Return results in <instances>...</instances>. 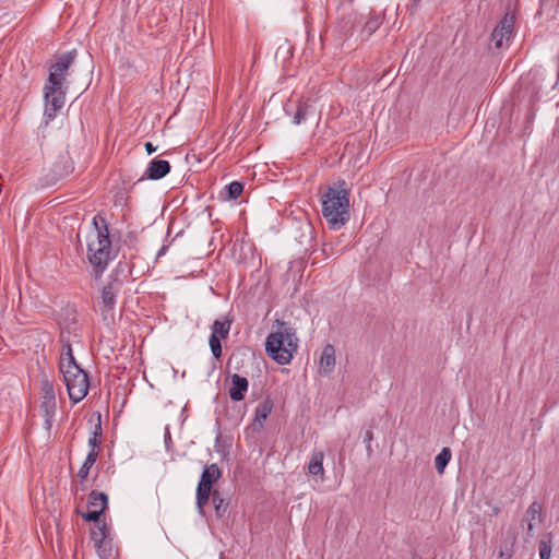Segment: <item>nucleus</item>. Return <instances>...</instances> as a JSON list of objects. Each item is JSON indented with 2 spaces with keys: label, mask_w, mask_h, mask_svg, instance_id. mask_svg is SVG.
Returning a JSON list of instances; mask_svg holds the SVG:
<instances>
[{
  "label": "nucleus",
  "mask_w": 559,
  "mask_h": 559,
  "mask_svg": "<svg viewBox=\"0 0 559 559\" xmlns=\"http://www.w3.org/2000/svg\"><path fill=\"white\" fill-rule=\"evenodd\" d=\"M145 150H146L147 154L151 155L154 152H156L157 147L155 145H153V143L146 142L145 143Z\"/></svg>",
  "instance_id": "72a5a7b5"
},
{
  "label": "nucleus",
  "mask_w": 559,
  "mask_h": 559,
  "mask_svg": "<svg viewBox=\"0 0 559 559\" xmlns=\"http://www.w3.org/2000/svg\"><path fill=\"white\" fill-rule=\"evenodd\" d=\"M92 225L93 229L87 237V259L92 264L95 278H99L115 254L111 250L109 226L106 218L97 214L93 217Z\"/></svg>",
  "instance_id": "f03ea898"
},
{
  "label": "nucleus",
  "mask_w": 559,
  "mask_h": 559,
  "mask_svg": "<svg viewBox=\"0 0 559 559\" xmlns=\"http://www.w3.org/2000/svg\"><path fill=\"white\" fill-rule=\"evenodd\" d=\"M212 501L214 504L215 515L219 519L224 518L227 513L229 502L222 497L218 490H213Z\"/></svg>",
  "instance_id": "5701e85b"
},
{
  "label": "nucleus",
  "mask_w": 559,
  "mask_h": 559,
  "mask_svg": "<svg viewBox=\"0 0 559 559\" xmlns=\"http://www.w3.org/2000/svg\"><path fill=\"white\" fill-rule=\"evenodd\" d=\"M98 452L88 451L86 459L78 472V477L83 481L87 478L90 469L98 459Z\"/></svg>",
  "instance_id": "b1692460"
},
{
  "label": "nucleus",
  "mask_w": 559,
  "mask_h": 559,
  "mask_svg": "<svg viewBox=\"0 0 559 559\" xmlns=\"http://www.w3.org/2000/svg\"><path fill=\"white\" fill-rule=\"evenodd\" d=\"M243 191V183L240 181H233L224 188V192L226 197H223L224 200H236L238 199Z\"/></svg>",
  "instance_id": "a878e982"
},
{
  "label": "nucleus",
  "mask_w": 559,
  "mask_h": 559,
  "mask_svg": "<svg viewBox=\"0 0 559 559\" xmlns=\"http://www.w3.org/2000/svg\"><path fill=\"white\" fill-rule=\"evenodd\" d=\"M275 328L265 341V352L270 358L280 365H287L292 361L298 348L296 330L284 321L276 320Z\"/></svg>",
  "instance_id": "20e7f679"
},
{
  "label": "nucleus",
  "mask_w": 559,
  "mask_h": 559,
  "mask_svg": "<svg viewBox=\"0 0 559 559\" xmlns=\"http://www.w3.org/2000/svg\"><path fill=\"white\" fill-rule=\"evenodd\" d=\"M382 24V17L380 14L371 11L364 22V25L360 29V36L364 39H368Z\"/></svg>",
  "instance_id": "4468645a"
},
{
  "label": "nucleus",
  "mask_w": 559,
  "mask_h": 559,
  "mask_svg": "<svg viewBox=\"0 0 559 559\" xmlns=\"http://www.w3.org/2000/svg\"><path fill=\"white\" fill-rule=\"evenodd\" d=\"M108 535V527L105 522L96 523L95 527L91 530V538L94 542V546L99 549L103 545L104 539Z\"/></svg>",
  "instance_id": "aec40b11"
},
{
  "label": "nucleus",
  "mask_w": 559,
  "mask_h": 559,
  "mask_svg": "<svg viewBox=\"0 0 559 559\" xmlns=\"http://www.w3.org/2000/svg\"><path fill=\"white\" fill-rule=\"evenodd\" d=\"M512 556H513L512 547H507L506 546V547L501 548L500 551H499V557L501 559H511Z\"/></svg>",
  "instance_id": "2f4dec72"
},
{
  "label": "nucleus",
  "mask_w": 559,
  "mask_h": 559,
  "mask_svg": "<svg viewBox=\"0 0 559 559\" xmlns=\"http://www.w3.org/2000/svg\"><path fill=\"white\" fill-rule=\"evenodd\" d=\"M323 451H314L311 454L309 464H308V473L312 476H320L321 480L324 479V469H323Z\"/></svg>",
  "instance_id": "f3484780"
},
{
  "label": "nucleus",
  "mask_w": 559,
  "mask_h": 559,
  "mask_svg": "<svg viewBox=\"0 0 559 559\" xmlns=\"http://www.w3.org/2000/svg\"><path fill=\"white\" fill-rule=\"evenodd\" d=\"M108 504V497L104 492L91 491L88 495V509H103L106 510Z\"/></svg>",
  "instance_id": "4be33fe9"
},
{
  "label": "nucleus",
  "mask_w": 559,
  "mask_h": 559,
  "mask_svg": "<svg viewBox=\"0 0 559 559\" xmlns=\"http://www.w3.org/2000/svg\"><path fill=\"white\" fill-rule=\"evenodd\" d=\"M76 50L60 55L55 63L49 68V76L44 86L45 98V118L46 122L53 120L58 111L64 105L66 93L62 91L66 80V73L74 62Z\"/></svg>",
  "instance_id": "f257e3e1"
},
{
  "label": "nucleus",
  "mask_w": 559,
  "mask_h": 559,
  "mask_svg": "<svg viewBox=\"0 0 559 559\" xmlns=\"http://www.w3.org/2000/svg\"><path fill=\"white\" fill-rule=\"evenodd\" d=\"M420 0H412L411 11L413 12L419 4Z\"/></svg>",
  "instance_id": "c9c22d12"
},
{
  "label": "nucleus",
  "mask_w": 559,
  "mask_h": 559,
  "mask_svg": "<svg viewBox=\"0 0 559 559\" xmlns=\"http://www.w3.org/2000/svg\"><path fill=\"white\" fill-rule=\"evenodd\" d=\"M170 439V433L167 432V437H166V440H169Z\"/></svg>",
  "instance_id": "58836bf2"
},
{
  "label": "nucleus",
  "mask_w": 559,
  "mask_h": 559,
  "mask_svg": "<svg viewBox=\"0 0 559 559\" xmlns=\"http://www.w3.org/2000/svg\"><path fill=\"white\" fill-rule=\"evenodd\" d=\"M514 24L515 16L511 13H506L496 25L491 33L490 40L497 49H502L509 46L513 36Z\"/></svg>",
  "instance_id": "6e6552de"
},
{
  "label": "nucleus",
  "mask_w": 559,
  "mask_h": 559,
  "mask_svg": "<svg viewBox=\"0 0 559 559\" xmlns=\"http://www.w3.org/2000/svg\"><path fill=\"white\" fill-rule=\"evenodd\" d=\"M123 287V281L118 273H111L108 282L100 290V314L104 321L114 319L117 295Z\"/></svg>",
  "instance_id": "423d86ee"
},
{
  "label": "nucleus",
  "mask_w": 559,
  "mask_h": 559,
  "mask_svg": "<svg viewBox=\"0 0 559 559\" xmlns=\"http://www.w3.org/2000/svg\"><path fill=\"white\" fill-rule=\"evenodd\" d=\"M253 360V357L246 353H234L228 359L227 368L233 369L235 373L242 372L247 374L245 370L246 362H252Z\"/></svg>",
  "instance_id": "2eb2a0df"
},
{
  "label": "nucleus",
  "mask_w": 559,
  "mask_h": 559,
  "mask_svg": "<svg viewBox=\"0 0 559 559\" xmlns=\"http://www.w3.org/2000/svg\"><path fill=\"white\" fill-rule=\"evenodd\" d=\"M68 390L69 399L73 403L81 402L88 392V376L81 367L60 370Z\"/></svg>",
  "instance_id": "39448f33"
},
{
  "label": "nucleus",
  "mask_w": 559,
  "mask_h": 559,
  "mask_svg": "<svg viewBox=\"0 0 559 559\" xmlns=\"http://www.w3.org/2000/svg\"><path fill=\"white\" fill-rule=\"evenodd\" d=\"M99 444H100V438H97L95 436H91L88 438L90 451L98 452L97 448L99 447Z\"/></svg>",
  "instance_id": "7c9ffc66"
},
{
  "label": "nucleus",
  "mask_w": 559,
  "mask_h": 559,
  "mask_svg": "<svg viewBox=\"0 0 559 559\" xmlns=\"http://www.w3.org/2000/svg\"><path fill=\"white\" fill-rule=\"evenodd\" d=\"M335 367V348L333 345L328 344L323 347L321 357H320V366L319 372L322 376H329Z\"/></svg>",
  "instance_id": "ddd939ff"
},
{
  "label": "nucleus",
  "mask_w": 559,
  "mask_h": 559,
  "mask_svg": "<svg viewBox=\"0 0 559 559\" xmlns=\"http://www.w3.org/2000/svg\"><path fill=\"white\" fill-rule=\"evenodd\" d=\"M309 108H310V105H308L307 103H299V105L297 106L296 112L294 115L293 122L295 124L302 123L308 116Z\"/></svg>",
  "instance_id": "bb28decb"
},
{
  "label": "nucleus",
  "mask_w": 559,
  "mask_h": 559,
  "mask_svg": "<svg viewBox=\"0 0 559 559\" xmlns=\"http://www.w3.org/2000/svg\"><path fill=\"white\" fill-rule=\"evenodd\" d=\"M273 409V402L271 399H265L263 402H261L254 412V419L253 423L250 425V428L254 432H260L264 427V421L269 417Z\"/></svg>",
  "instance_id": "9d476101"
},
{
  "label": "nucleus",
  "mask_w": 559,
  "mask_h": 559,
  "mask_svg": "<svg viewBox=\"0 0 559 559\" xmlns=\"http://www.w3.org/2000/svg\"><path fill=\"white\" fill-rule=\"evenodd\" d=\"M231 326V320L225 318L224 320H215L212 325V333L219 338H227Z\"/></svg>",
  "instance_id": "412c9836"
},
{
  "label": "nucleus",
  "mask_w": 559,
  "mask_h": 559,
  "mask_svg": "<svg viewBox=\"0 0 559 559\" xmlns=\"http://www.w3.org/2000/svg\"><path fill=\"white\" fill-rule=\"evenodd\" d=\"M209 344H210L211 352H212L213 356H214L216 359H219V358L222 357V344H221V338H219V337H216V336H214V335H210Z\"/></svg>",
  "instance_id": "c756f323"
},
{
  "label": "nucleus",
  "mask_w": 559,
  "mask_h": 559,
  "mask_svg": "<svg viewBox=\"0 0 559 559\" xmlns=\"http://www.w3.org/2000/svg\"><path fill=\"white\" fill-rule=\"evenodd\" d=\"M230 379L231 385L228 390L229 397L235 402H240L245 399L249 382L245 376H240L239 373H233Z\"/></svg>",
  "instance_id": "9b49d317"
},
{
  "label": "nucleus",
  "mask_w": 559,
  "mask_h": 559,
  "mask_svg": "<svg viewBox=\"0 0 559 559\" xmlns=\"http://www.w3.org/2000/svg\"><path fill=\"white\" fill-rule=\"evenodd\" d=\"M40 394H41V403H40V411L43 413L44 419H45V428L47 430L51 429L53 417L56 414V394L52 382H50L48 379H44L41 381L40 386Z\"/></svg>",
  "instance_id": "0eeeda50"
},
{
  "label": "nucleus",
  "mask_w": 559,
  "mask_h": 559,
  "mask_svg": "<svg viewBox=\"0 0 559 559\" xmlns=\"http://www.w3.org/2000/svg\"><path fill=\"white\" fill-rule=\"evenodd\" d=\"M167 249H168V246H163V247L159 249V251L157 252V255H156V257H157V258H160L162 255H164V254H165V252L167 251Z\"/></svg>",
  "instance_id": "f704fd0d"
},
{
  "label": "nucleus",
  "mask_w": 559,
  "mask_h": 559,
  "mask_svg": "<svg viewBox=\"0 0 559 559\" xmlns=\"http://www.w3.org/2000/svg\"><path fill=\"white\" fill-rule=\"evenodd\" d=\"M92 436H95L97 438L102 437V423H100V415L99 414H98V418H97V424L94 427Z\"/></svg>",
  "instance_id": "473e14b6"
},
{
  "label": "nucleus",
  "mask_w": 559,
  "mask_h": 559,
  "mask_svg": "<svg viewBox=\"0 0 559 559\" xmlns=\"http://www.w3.org/2000/svg\"><path fill=\"white\" fill-rule=\"evenodd\" d=\"M60 343L62 348L59 359V370L80 367L73 356L70 338L66 336L64 332H61Z\"/></svg>",
  "instance_id": "1a4fd4ad"
},
{
  "label": "nucleus",
  "mask_w": 559,
  "mask_h": 559,
  "mask_svg": "<svg viewBox=\"0 0 559 559\" xmlns=\"http://www.w3.org/2000/svg\"><path fill=\"white\" fill-rule=\"evenodd\" d=\"M542 511H543V508H542L540 503L534 501L533 503L530 504V507L526 511V516H525V520L528 521V526H527V535L528 536H533L534 521L542 522Z\"/></svg>",
  "instance_id": "a211bd4d"
},
{
  "label": "nucleus",
  "mask_w": 559,
  "mask_h": 559,
  "mask_svg": "<svg viewBox=\"0 0 559 559\" xmlns=\"http://www.w3.org/2000/svg\"><path fill=\"white\" fill-rule=\"evenodd\" d=\"M171 166L168 160L154 158L150 162L145 176L151 180H158L169 174Z\"/></svg>",
  "instance_id": "f8f14e48"
},
{
  "label": "nucleus",
  "mask_w": 559,
  "mask_h": 559,
  "mask_svg": "<svg viewBox=\"0 0 559 559\" xmlns=\"http://www.w3.org/2000/svg\"><path fill=\"white\" fill-rule=\"evenodd\" d=\"M500 513V508L499 507H493L492 510H491V516H496Z\"/></svg>",
  "instance_id": "4c0bfd02"
},
{
  "label": "nucleus",
  "mask_w": 559,
  "mask_h": 559,
  "mask_svg": "<svg viewBox=\"0 0 559 559\" xmlns=\"http://www.w3.org/2000/svg\"><path fill=\"white\" fill-rule=\"evenodd\" d=\"M170 439V433L167 432V437H166V440H169Z\"/></svg>",
  "instance_id": "ea45409f"
},
{
  "label": "nucleus",
  "mask_w": 559,
  "mask_h": 559,
  "mask_svg": "<svg viewBox=\"0 0 559 559\" xmlns=\"http://www.w3.org/2000/svg\"><path fill=\"white\" fill-rule=\"evenodd\" d=\"M221 475L222 471L217 464L207 465L204 467L199 483L212 487L218 480Z\"/></svg>",
  "instance_id": "6ab92c4d"
},
{
  "label": "nucleus",
  "mask_w": 559,
  "mask_h": 559,
  "mask_svg": "<svg viewBox=\"0 0 559 559\" xmlns=\"http://www.w3.org/2000/svg\"><path fill=\"white\" fill-rule=\"evenodd\" d=\"M104 511L105 510L103 509H88L87 512H84L81 515L86 522H94L96 524L102 522L100 515L104 513Z\"/></svg>",
  "instance_id": "c85d7f7f"
},
{
  "label": "nucleus",
  "mask_w": 559,
  "mask_h": 559,
  "mask_svg": "<svg viewBox=\"0 0 559 559\" xmlns=\"http://www.w3.org/2000/svg\"><path fill=\"white\" fill-rule=\"evenodd\" d=\"M451 450L449 448H443L439 454L435 459V466L439 474L444 472L445 466L449 464L451 460Z\"/></svg>",
  "instance_id": "393cba45"
},
{
  "label": "nucleus",
  "mask_w": 559,
  "mask_h": 559,
  "mask_svg": "<svg viewBox=\"0 0 559 559\" xmlns=\"http://www.w3.org/2000/svg\"><path fill=\"white\" fill-rule=\"evenodd\" d=\"M213 491L212 487L204 485V484H198L197 487V497H195V504L197 509L200 515L204 516L205 511L204 508L207 504L210 497H212Z\"/></svg>",
  "instance_id": "dca6fc26"
},
{
  "label": "nucleus",
  "mask_w": 559,
  "mask_h": 559,
  "mask_svg": "<svg viewBox=\"0 0 559 559\" xmlns=\"http://www.w3.org/2000/svg\"><path fill=\"white\" fill-rule=\"evenodd\" d=\"M372 440V432L370 430L366 431L365 441L370 442Z\"/></svg>",
  "instance_id": "e433bc0d"
},
{
  "label": "nucleus",
  "mask_w": 559,
  "mask_h": 559,
  "mask_svg": "<svg viewBox=\"0 0 559 559\" xmlns=\"http://www.w3.org/2000/svg\"><path fill=\"white\" fill-rule=\"evenodd\" d=\"M349 195L345 180L329 186L322 195V216L333 229L344 226L350 218Z\"/></svg>",
  "instance_id": "7ed1b4c3"
},
{
  "label": "nucleus",
  "mask_w": 559,
  "mask_h": 559,
  "mask_svg": "<svg viewBox=\"0 0 559 559\" xmlns=\"http://www.w3.org/2000/svg\"><path fill=\"white\" fill-rule=\"evenodd\" d=\"M540 559H550L551 557V538L542 539L538 545Z\"/></svg>",
  "instance_id": "cd10ccee"
}]
</instances>
